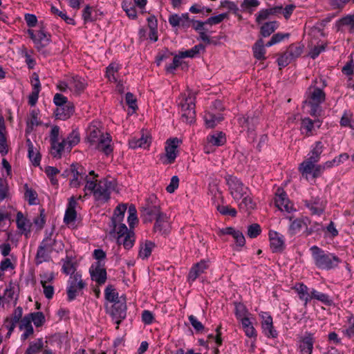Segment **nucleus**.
I'll list each match as a JSON object with an SVG mask.
<instances>
[{
	"instance_id": "nucleus-25",
	"label": "nucleus",
	"mask_w": 354,
	"mask_h": 354,
	"mask_svg": "<svg viewBox=\"0 0 354 354\" xmlns=\"http://www.w3.org/2000/svg\"><path fill=\"white\" fill-rule=\"evenodd\" d=\"M95 173L93 171H91L88 175L85 174H80L76 172L73 174V178L71 180L70 185L72 187H79L82 185L84 184V186L89 180H93L95 178Z\"/></svg>"
},
{
	"instance_id": "nucleus-47",
	"label": "nucleus",
	"mask_w": 354,
	"mask_h": 354,
	"mask_svg": "<svg viewBox=\"0 0 354 354\" xmlns=\"http://www.w3.org/2000/svg\"><path fill=\"white\" fill-rule=\"evenodd\" d=\"M51 252L49 249L40 245L36 256V263L37 264L42 263L43 262L47 261L50 259V253Z\"/></svg>"
},
{
	"instance_id": "nucleus-39",
	"label": "nucleus",
	"mask_w": 354,
	"mask_h": 354,
	"mask_svg": "<svg viewBox=\"0 0 354 354\" xmlns=\"http://www.w3.org/2000/svg\"><path fill=\"white\" fill-rule=\"evenodd\" d=\"M27 145L30 160L35 166H38L41 160V156L39 151L34 147L32 142L29 139L27 140Z\"/></svg>"
},
{
	"instance_id": "nucleus-1",
	"label": "nucleus",
	"mask_w": 354,
	"mask_h": 354,
	"mask_svg": "<svg viewBox=\"0 0 354 354\" xmlns=\"http://www.w3.org/2000/svg\"><path fill=\"white\" fill-rule=\"evenodd\" d=\"M102 127L100 122H91L86 129V139L91 147L109 155L113 151L112 138L109 133H103Z\"/></svg>"
},
{
	"instance_id": "nucleus-43",
	"label": "nucleus",
	"mask_w": 354,
	"mask_h": 354,
	"mask_svg": "<svg viewBox=\"0 0 354 354\" xmlns=\"http://www.w3.org/2000/svg\"><path fill=\"white\" fill-rule=\"evenodd\" d=\"M253 54L254 57L259 59V60H263L265 59V54H266V49L265 46L263 44V41L262 39L258 40L254 45L253 48Z\"/></svg>"
},
{
	"instance_id": "nucleus-24",
	"label": "nucleus",
	"mask_w": 354,
	"mask_h": 354,
	"mask_svg": "<svg viewBox=\"0 0 354 354\" xmlns=\"http://www.w3.org/2000/svg\"><path fill=\"white\" fill-rule=\"evenodd\" d=\"M60 129L58 126H53L51 128L50 140L51 142L52 155L54 157L60 158L61 145L59 142V135Z\"/></svg>"
},
{
	"instance_id": "nucleus-42",
	"label": "nucleus",
	"mask_w": 354,
	"mask_h": 354,
	"mask_svg": "<svg viewBox=\"0 0 354 354\" xmlns=\"http://www.w3.org/2000/svg\"><path fill=\"white\" fill-rule=\"evenodd\" d=\"M238 203L240 209H254L257 206V203L254 201L250 192L246 194Z\"/></svg>"
},
{
	"instance_id": "nucleus-20",
	"label": "nucleus",
	"mask_w": 354,
	"mask_h": 354,
	"mask_svg": "<svg viewBox=\"0 0 354 354\" xmlns=\"http://www.w3.org/2000/svg\"><path fill=\"white\" fill-rule=\"evenodd\" d=\"M314 344L313 335L311 333H306L301 337L297 342L298 351L300 354H312Z\"/></svg>"
},
{
	"instance_id": "nucleus-15",
	"label": "nucleus",
	"mask_w": 354,
	"mask_h": 354,
	"mask_svg": "<svg viewBox=\"0 0 354 354\" xmlns=\"http://www.w3.org/2000/svg\"><path fill=\"white\" fill-rule=\"evenodd\" d=\"M274 203L276 207L281 212L290 213L293 211H295L294 205L289 200L287 194L281 188H278L276 192Z\"/></svg>"
},
{
	"instance_id": "nucleus-61",
	"label": "nucleus",
	"mask_w": 354,
	"mask_h": 354,
	"mask_svg": "<svg viewBox=\"0 0 354 354\" xmlns=\"http://www.w3.org/2000/svg\"><path fill=\"white\" fill-rule=\"evenodd\" d=\"M287 52L292 59L299 57L303 52V46L299 44H292L289 46Z\"/></svg>"
},
{
	"instance_id": "nucleus-33",
	"label": "nucleus",
	"mask_w": 354,
	"mask_h": 354,
	"mask_svg": "<svg viewBox=\"0 0 354 354\" xmlns=\"http://www.w3.org/2000/svg\"><path fill=\"white\" fill-rule=\"evenodd\" d=\"M312 214L320 215L325 209L326 203L321 198H314L306 203Z\"/></svg>"
},
{
	"instance_id": "nucleus-44",
	"label": "nucleus",
	"mask_w": 354,
	"mask_h": 354,
	"mask_svg": "<svg viewBox=\"0 0 354 354\" xmlns=\"http://www.w3.org/2000/svg\"><path fill=\"white\" fill-rule=\"evenodd\" d=\"M222 120L223 117L220 114L218 115H215L210 112H205L204 114L205 125L208 128L214 127Z\"/></svg>"
},
{
	"instance_id": "nucleus-50",
	"label": "nucleus",
	"mask_w": 354,
	"mask_h": 354,
	"mask_svg": "<svg viewBox=\"0 0 354 354\" xmlns=\"http://www.w3.org/2000/svg\"><path fill=\"white\" fill-rule=\"evenodd\" d=\"M44 346V342L42 339H37L30 343L25 354H37L39 353Z\"/></svg>"
},
{
	"instance_id": "nucleus-59",
	"label": "nucleus",
	"mask_w": 354,
	"mask_h": 354,
	"mask_svg": "<svg viewBox=\"0 0 354 354\" xmlns=\"http://www.w3.org/2000/svg\"><path fill=\"white\" fill-rule=\"evenodd\" d=\"M122 8L129 18L135 19L137 17L136 10L131 3L123 1Z\"/></svg>"
},
{
	"instance_id": "nucleus-35",
	"label": "nucleus",
	"mask_w": 354,
	"mask_h": 354,
	"mask_svg": "<svg viewBox=\"0 0 354 354\" xmlns=\"http://www.w3.org/2000/svg\"><path fill=\"white\" fill-rule=\"evenodd\" d=\"M252 319H253L252 316L248 319H244L239 322L241 324L245 335L250 338L256 339L257 337V332L253 326Z\"/></svg>"
},
{
	"instance_id": "nucleus-58",
	"label": "nucleus",
	"mask_w": 354,
	"mask_h": 354,
	"mask_svg": "<svg viewBox=\"0 0 354 354\" xmlns=\"http://www.w3.org/2000/svg\"><path fill=\"white\" fill-rule=\"evenodd\" d=\"M128 213L129 216L127 218V222L129 225V227L132 229L138 222L136 207L133 205L130 206L129 208Z\"/></svg>"
},
{
	"instance_id": "nucleus-11",
	"label": "nucleus",
	"mask_w": 354,
	"mask_h": 354,
	"mask_svg": "<svg viewBox=\"0 0 354 354\" xmlns=\"http://www.w3.org/2000/svg\"><path fill=\"white\" fill-rule=\"evenodd\" d=\"M28 34L38 50H41L50 44V35L47 33L44 28L38 30L28 29Z\"/></svg>"
},
{
	"instance_id": "nucleus-38",
	"label": "nucleus",
	"mask_w": 354,
	"mask_h": 354,
	"mask_svg": "<svg viewBox=\"0 0 354 354\" xmlns=\"http://www.w3.org/2000/svg\"><path fill=\"white\" fill-rule=\"evenodd\" d=\"M349 158V155L346 153H343L337 156H335L333 160H328L322 164L323 171L330 169L333 167H337L344 161Z\"/></svg>"
},
{
	"instance_id": "nucleus-23",
	"label": "nucleus",
	"mask_w": 354,
	"mask_h": 354,
	"mask_svg": "<svg viewBox=\"0 0 354 354\" xmlns=\"http://www.w3.org/2000/svg\"><path fill=\"white\" fill-rule=\"evenodd\" d=\"M77 205L76 198L74 196L71 197L64 218V223L68 225H73L75 223L77 217Z\"/></svg>"
},
{
	"instance_id": "nucleus-6",
	"label": "nucleus",
	"mask_w": 354,
	"mask_h": 354,
	"mask_svg": "<svg viewBox=\"0 0 354 354\" xmlns=\"http://www.w3.org/2000/svg\"><path fill=\"white\" fill-rule=\"evenodd\" d=\"M178 105L183 122L189 124L192 123L196 117L195 97L193 94L190 92H188L187 94H181L178 98Z\"/></svg>"
},
{
	"instance_id": "nucleus-37",
	"label": "nucleus",
	"mask_w": 354,
	"mask_h": 354,
	"mask_svg": "<svg viewBox=\"0 0 354 354\" xmlns=\"http://www.w3.org/2000/svg\"><path fill=\"white\" fill-rule=\"evenodd\" d=\"M63 264L62 267V271L66 275L73 276L75 273H82L80 271H77L76 263L68 257L62 260Z\"/></svg>"
},
{
	"instance_id": "nucleus-21",
	"label": "nucleus",
	"mask_w": 354,
	"mask_h": 354,
	"mask_svg": "<svg viewBox=\"0 0 354 354\" xmlns=\"http://www.w3.org/2000/svg\"><path fill=\"white\" fill-rule=\"evenodd\" d=\"M170 228L169 218L164 214H159L154 223V232L161 235H166L169 232Z\"/></svg>"
},
{
	"instance_id": "nucleus-13",
	"label": "nucleus",
	"mask_w": 354,
	"mask_h": 354,
	"mask_svg": "<svg viewBox=\"0 0 354 354\" xmlns=\"http://www.w3.org/2000/svg\"><path fill=\"white\" fill-rule=\"evenodd\" d=\"M209 266L210 261L209 259H201L200 261L193 264L187 274V282L192 284L201 275L205 274Z\"/></svg>"
},
{
	"instance_id": "nucleus-32",
	"label": "nucleus",
	"mask_w": 354,
	"mask_h": 354,
	"mask_svg": "<svg viewBox=\"0 0 354 354\" xmlns=\"http://www.w3.org/2000/svg\"><path fill=\"white\" fill-rule=\"evenodd\" d=\"M121 65L116 62L111 63L106 68V77L111 82H118L120 80L119 71Z\"/></svg>"
},
{
	"instance_id": "nucleus-46",
	"label": "nucleus",
	"mask_w": 354,
	"mask_h": 354,
	"mask_svg": "<svg viewBox=\"0 0 354 354\" xmlns=\"http://www.w3.org/2000/svg\"><path fill=\"white\" fill-rule=\"evenodd\" d=\"M205 50V46L203 44H198L194 46L192 48L185 51H180L178 53L181 58H193L196 57L201 50Z\"/></svg>"
},
{
	"instance_id": "nucleus-31",
	"label": "nucleus",
	"mask_w": 354,
	"mask_h": 354,
	"mask_svg": "<svg viewBox=\"0 0 354 354\" xmlns=\"http://www.w3.org/2000/svg\"><path fill=\"white\" fill-rule=\"evenodd\" d=\"M324 149V145L323 142L322 141H316L311 145L306 158L319 162Z\"/></svg>"
},
{
	"instance_id": "nucleus-41",
	"label": "nucleus",
	"mask_w": 354,
	"mask_h": 354,
	"mask_svg": "<svg viewBox=\"0 0 354 354\" xmlns=\"http://www.w3.org/2000/svg\"><path fill=\"white\" fill-rule=\"evenodd\" d=\"M50 12L53 16H55V17H60L68 24H70V25L75 24V21L74 19L68 17L67 15L66 12L64 10H61L58 9L56 6L51 4Z\"/></svg>"
},
{
	"instance_id": "nucleus-45",
	"label": "nucleus",
	"mask_w": 354,
	"mask_h": 354,
	"mask_svg": "<svg viewBox=\"0 0 354 354\" xmlns=\"http://www.w3.org/2000/svg\"><path fill=\"white\" fill-rule=\"evenodd\" d=\"M154 246V243L149 241L142 243L140 248L139 257L142 259H147L151 255Z\"/></svg>"
},
{
	"instance_id": "nucleus-19",
	"label": "nucleus",
	"mask_w": 354,
	"mask_h": 354,
	"mask_svg": "<svg viewBox=\"0 0 354 354\" xmlns=\"http://www.w3.org/2000/svg\"><path fill=\"white\" fill-rule=\"evenodd\" d=\"M80 141V135L77 130H73L61 142L60 156L64 151H70Z\"/></svg>"
},
{
	"instance_id": "nucleus-48",
	"label": "nucleus",
	"mask_w": 354,
	"mask_h": 354,
	"mask_svg": "<svg viewBox=\"0 0 354 354\" xmlns=\"http://www.w3.org/2000/svg\"><path fill=\"white\" fill-rule=\"evenodd\" d=\"M235 315L239 322L252 316V315L248 312L245 306L241 304L236 305Z\"/></svg>"
},
{
	"instance_id": "nucleus-60",
	"label": "nucleus",
	"mask_w": 354,
	"mask_h": 354,
	"mask_svg": "<svg viewBox=\"0 0 354 354\" xmlns=\"http://www.w3.org/2000/svg\"><path fill=\"white\" fill-rule=\"evenodd\" d=\"M271 15L270 11L268 8L260 10L255 15L256 17V23L258 25H261L269 19Z\"/></svg>"
},
{
	"instance_id": "nucleus-52",
	"label": "nucleus",
	"mask_w": 354,
	"mask_h": 354,
	"mask_svg": "<svg viewBox=\"0 0 354 354\" xmlns=\"http://www.w3.org/2000/svg\"><path fill=\"white\" fill-rule=\"evenodd\" d=\"M127 207L125 204L118 205L114 210L113 223H115L123 220Z\"/></svg>"
},
{
	"instance_id": "nucleus-62",
	"label": "nucleus",
	"mask_w": 354,
	"mask_h": 354,
	"mask_svg": "<svg viewBox=\"0 0 354 354\" xmlns=\"http://www.w3.org/2000/svg\"><path fill=\"white\" fill-rule=\"evenodd\" d=\"M181 59L182 58L179 54L176 55L173 59V62L170 64L166 66V71L169 73H174L176 69L182 64Z\"/></svg>"
},
{
	"instance_id": "nucleus-56",
	"label": "nucleus",
	"mask_w": 354,
	"mask_h": 354,
	"mask_svg": "<svg viewBox=\"0 0 354 354\" xmlns=\"http://www.w3.org/2000/svg\"><path fill=\"white\" fill-rule=\"evenodd\" d=\"M327 44L324 42H321L317 44V45L312 47L308 53V55L313 58L315 59L317 57L319 54L324 52L326 48Z\"/></svg>"
},
{
	"instance_id": "nucleus-27",
	"label": "nucleus",
	"mask_w": 354,
	"mask_h": 354,
	"mask_svg": "<svg viewBox=\"0 0 354 354\" xmlns=\"http://www.w3.org/2000/svg\"><path fill=\"white\" fill-rule=\"evenodd\" d=\"M19 327L21 330H24V333L21 336V339L22 340H26L28 337L33 334L34 329L32 326V321L28 314L25 315L21 319Z\"/></svg>"
},
{
	"instance_id": "nucleus-4",
	"label": "nucleus",
	"mask_w": 354,
	"mask_h": 354,
	"mask_svg": "<svg viewBox=\"0 0 354 354\" xmlns=\"http://www.w3.org/2000/svg\"><path fill=\"white\" fill-rule=\"evenodd\" d=\"M325 100V93L319 88L310 86L306 93L304 108L312 116H316L320 111V104Z\"/></svg>"
},
{
	"instance_id": "nucleus-26",
	"label": "nucleus",
	"mask_w": 354,
	"mask_h": 354,
	"mask_svg": "<svg viewBox=\"0 0 354 354\" xmlns=\"http://www.w3.org/2000/svg\"><path fill=\"white\" fill-rule=\"evenodd\" d=\"M75 111V107L72 102H68L64 106L56 108L55 115L57 119L66 120L71 118Z\"/></svg>"
},
{
	"instance_id": "nucleus-64",
	"label": "nucleus",
	"mask_w": 354,
	"mask_h": 354,
	"mask_svg": "<svg viewBox=\"0 0 354 354\" xmlns=\"http://www.w3.org/2000/svg\"><path fill=\"white\" fill-rule=\"evenodd\" d=\"M347 320L349 324V326L347 328L343 330L342 333L344 335L351 338V337L354 336V316L351 315L347 317Z\"/></svg>"
},
{
	"instance_id": "nucleus-51",
	"label": "nucleus",
	"mask_w": 354,
	"mask_h": 354,
	"mask_svg": "<svg viewBox=\"0 0 354 354\" xmlns=\"http://www.w3.org/2000/svg\"><path fill=\"white\" fill-rule=\"evenodd\" d=\"M310 297L311 300L316 299L324 304H330L331 301L328 295L313 288L310 290Z\"/></svg>"
},
{
	"instance_id": "nucleus-14",
	"label": "nucleus",
	"mask_w": 354,
	"mask_h": 354,
	"mask_svg": "<svg viewBox=\"0 0 354 354\" xmlns=\"http://www.w3.org/2000/svg\"><path fill=\"white\" fill-rule=\"evenodd\" d=\"M89 273L91 279L98 285H102L106 281L107 274L104 262L96 261L92 263L89 268Z\"/></svg>"
},
{
	"instance_id": "nucleus-12",
	"label": "nucleus",
	"mask_w": 354,
	"mask_h": 354,
	"mask_svg": "<svg viewBox=\"0 0 354 354\" xmlns=\"http://www.w3.org/2000/svg\"><path fill=\"white\" fill-rule=\"evenodd\" d=\"M261 319L262 332L268 338L275 339L278 333L273 325V319L270 313L261 311L259 314Z\"/></svg>"
},
{
	"instance_id": "nucleus-34",
	"label": "nucleus",
	"mask_w": 354,
	"mask_h": 354,
	"mask_svg": "<svg viewBox=\"0 0 354 354\" xmlns=\"http://www.w3.org/2000/svg\"><path fill=\"white\" fill-rule=\"evenodd\" d=\"M208 145L220 147L226 142L225 134L221 131H215L207 137Z\"/></svg>"
},
{
	"instance_id": "nucleus-29",
	"label": "nucleus",
	"mask_w": 354,
	"mask_h": 354,
	"mask_svg": "<svg viewBox=\"0 0 354 354\" xmlns=\"http://www.w3.org/2000/svg\"><path fill=\"white\" fill-rule=\"evenodd\" d=\"M292 289L297 292L299 299L307 304L311 301L310 290L303 283H297Z\"/></svg>"
},
{
	"instance_id": "nucleus-40",
	"label": "nucleus",
	"mask_w": 354,
	"mask_h": 354,
	"mask_svg": "<svg viewBox=\"0 0 354 354\" xmlns=\"http://www.w3.org/2000/svg\"><path fill=\"white\" fill-rule=\"evenodd\" d=\"M259 26L261 35L264 37H267L278 28L279 24L277 21H271L265 22Z\"/></svg>"
},
{
	"instance_id": "nucleus-28",
	"label": "nucleus",
	"mask_w": 354,
	"mask_h": 354,
	"mask_svg": "<svg viewBox=\"0 0 354 354\" xmlns=\"http://www.w3.org/2000/svg\"><path fill=\"white\" fill-rule=\"evenodd\" d=\"M168 21L172 27H188L189 26V18L187 13H183L180 15L173 14L169 16Z\"/></svg>"
},
{
	"instance_id": "nucleus-17",
	"label": "nucleus",
	"mask_w": 354,
	"mask_h": 354,
	"mask_svg": "<svg viewBox=\"0 0 354 354\" xmlns=\"http://www.w3.org/2000/svg\"><path fill=\"white\" fill-rule=\"evenodd\" d=\"M152 142L151 134L148 131H142L138 136L132 137L129 140V147L135 149L142 148L144 149H149Z\"/></svg>"
},
{
	"instance_id": "nucleus-53",
	"label": "nucleus",
	"mask_w": 354,
	"mask_h": 354,
	"mask_svg": "<svg viewBox=\"0 0 354 354\" xmlns=\"http://www.w3.org/2000/svg\"><path fill=\"white\" fill-rule=\"evenodd\" d=\"M260 5L259 0H243L241 7L244 11L252 13L256 8Z\"/></svg>"
},
{
	"instance_id": "nucleus-10",
	"label": "nucleus",
	"mask_w": 354,
	"mask_h": 354,
	"mask_svg": "<svg viewBox=\"0 0 354 354\" xmlns=\"http://www.w3.org/2000/svg\"><path fill=\"white\" fill-rule=\"evenodd\" d=\"M85 286L86 283L82 280V273H75V274L70 276L66 287L68 300L72 301L75 299Z\"/></svg>"
},
{
	"instance_id": "nucleus-36",
	"label": "nucleus",
	"mask_w": 354,
	"mask_h": 354,
	"mask_svg": "<svg viewBox=\"0 0 354 354\" xmlns=\"http://www.w3.org/2000/svg\"><path fill=\"white\" fill-rule=\"evenodd\" d=\"M16 222L18 229L27 236L30 232L31 223L30 221L21 212H18Z\"/></svg>"
},
{
	"instance_id": "nucleus-30",
	"label": "nucleus",
	"mask_w": 354,
	"mask_h": 354,
	"mask_svg": "<svg viewBox=\"0 0 354 354\" xmlns=\"http://www.w3.org/2000/svg\"><path fill=\"white\" fill-rule=\"evenodd\" d=\"M41 123L39 110L37 109H32L28 115L27 131H32L35 127L41 125Z\"/></svg>"
},
{
	"instance_id": "nucleus-2",
	"label": "nucleus",
	"mask_w": 354,
	"mask_h": 354,
	"mask_svg": "<svg viewBox=\"0 0 354 354\" xmlns=\"http://www.w3.org/2000/svg\"><path fill=\"white\" fill-rule=\"evenodd\" d=\"M97 176L95 175V178L93 180L87 182L84 191L85 196L92 194L98 204H104L109 200L111 192L115 189L116 183L114 180L106 178L97 181Z\"/></svg>"
},
{
	"instance_id": "nucleus-5",
	"label": "nucleus",
	"mask_w": 354,
	"mask_h": 354,
	"mask_svg": "<svg viewBox=\"0 0 354 354\" xmlns=\"http://www.w3.org/2000/svg\"><path fill=\"white\" fill-rule=\"evenodd\" d=\"M87 86L86 80L78 75H68L58 81L57 88L62 92L70 91L73 95H80Z\"/></svg>"
},
{
	"instance_id": "nucleus-16",
	"label": "nucleus",
	"mask_w": 354,
	"mask_h": 354,
	"mask_svg": "<svg viewBox=\"0 0 354 354\" xmlns=\"http://www.w3.org/2000/svg\"><path fill=\"white\" fill-rule=\"evenodd\" d=\"M290 223L288 229V232L290 235L293 236L300 233L301 231H305L306 235L310 234L308 231V225L310 220L306 216H301L294 220L290 218Z\"/></svg>"
},
{
	"instance_id": "nucleus-55",
	"label": "nucleus",
	"mask_w": 354,
	"mask_h": 354,
	"mask_svg": "<svg viewBox=\"0 0 354 354\" xmlns=\"http://www.w3.org/2000/svg\"><path fill=\"white\" fill-rule=\"evenodd\" d=\"M28 315L36 327L41 326L45 322V317L41 312L31 313Z\"/></svg>"
},
{
	"instance_id": "nucleus-18",
	"label": "nucleus",
	"mask_w": 354,
	"mask_h": 354,
	"mask_svg": "<svg viewBox=\"0 0 354 354\" xmlns=\"http://www.w3.org/2000/svg\"><path fill=\"white\" fill-rule=\"evenodd\" d=\"M270 247L272 252H281L285 248V238L283 235L274 230L268 233Z\"/></svg>"
},
{
	"instance_id": "nucleus-49",
	"label": "nucleus",
	"mask_w": 354,
	"mask_h": 354,
	"mask_svg": "<svg viewBox=\"0 0 354 354\" xmlns=\"http://www.w3.org/2000/svg\"><path fill=\"white\" fill-rule=\"evenodd\" d=\"M24 197L28 202L29 205H36L38 201L37 192L32 188H30L27 184L24 185Z\"/></svg>"
},
{
	"instance_id": "nucleus-57",
	"label": "nucleus",
	"mask_w": 354,
	"mask_h": 354,
	"mask_svg": "<svg viewBox=\"0 0 354 354\" xmlns=\"http://www.w3.org/2000/svg\"><path fill=\"white\" fill-rule=\"evenodd\" d=\"M23 310L21 307H17L15 308L13 315L10 319V326H9V330L12 331L18 323L22 319Z\"/></svg>"
},
{
	"instance_id": "nucleus-3",
	"label": "nucleus",
	"mask_w": 354,
	"mask_h": 354,
	"mask_svg": "<svg viewBox=\"0 0 354 354\" xmlns=\"http://www.w3.org/2000/svg\"><path fill=\"white\" fill-rule=\"evenodd\" d=\"M316 267L321 270H331L338 266L341 260L333 253L325 252L313 245L310 248Z\"/></svg>"
},
{
	"instance_id": "nucleus-22",
	"label": "nucleus",
	"mask_w": 354,
	"mask_h": 354,
	"mask_svg": "<svg viewBox=\"0 0 354 354\" xmlns=\"http://www.w3.org/2000/svg\"><path fill=\"white\" fill-rule=\"evenodd\" d=\"M322 124V121L319 119L313 120L309 118H304L301 120V131L306 136L309 137L314 135L315 128L319 129Z\"/></svg>"
},
{
	"instance_id": "nucleus-8",
	"label": "nucleus",
	"mask_w": 354,
	"mask_h": 354,
	"mask_svg": "<svg viewBox=\"0 0 354 354\" xmlns=\"http://www.w3.org/2000/svg\"><path fill=\"white\" fill-rule=\"evenodd\" d=\"M319 162L306 158L299 166V171L307 180L315 179L323 174L322 165Z\"/></svg>"
},
{
	"instance_id": "nucleus-54",
	"label": "nucleus",
	"mask_w": 354,
	"mask_h": 354,
	"mask_svg": "<svg viewBox=\"0 0 354 354\" xmlns=\"http://www.w3.org/2000/svg\"><path fill=\"white\" fill-rule=\"evenodd\" d=\"M339 26L346 27L350 32L354 31V13L342 18L339 21Z\"/></svg>"
},
{
	"instance_id": "nucleus-63",
	"label": "nucleus",
	"mask_w": 354,
	"mask_h": 354,
	"mask_svg": "<svg viewBox=\"0 0 354 354\" xmlns=\"http://www.w3.org/2000/svg\"><path fill=\"white\" fill-rule=\"evenodd\" d=\"M217 210L222 215H229L232 217H235L236 216L237 212L235 208L232 207L229 205H218Z\"/></svg>"
},
{
	"instance_id": "nucleus-9",
	"label": "nucleus",
	"mask_w": 354,
	"mask_h": 354,
	"mask_svg": "<svg viewBox=\"0 0 354 354\" xmlns=\"http://www.w3.org/2000/svg\"><path fill=\"white\" fill-rule=\"evenodd\" d=\"M182 140L178 138H170L165 143V153L161 155L160 160L164 165L174 163L178 155V147Z\"/></svg>"
},
{
	"instance_id": "nucleus-7",
	"label": "nucleus",
	"mask_w": 354,
	"mask_h": 354,
	"mask_svg": "<svg viewBox=\"0 0 354 354\" xmlns=\"http://www.w3.org/2000/svg\"><path fill=\"white\" fill-rule=\"evenodd\" d=\"M225 181L230 194L236 202H239L243 196L250 192V189L243 183L241 179L234 176H226Z\"/></svg>"
}]
</instances>
